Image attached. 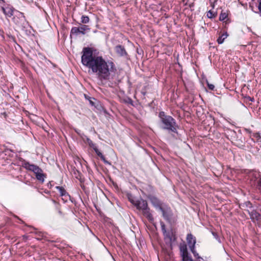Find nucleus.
Segmentation results:
<instances>
[{"label":"nucleus","instance_id":"nucleus-1","mask_svg":"<svg viewBox=\"0 0 261 261\" xmlns=\"http://www.w3.org/2000/svg\"><path fill=\"white\" fill-rule=\"evenodd\" d=\"M82 56V64L95 73L100 80L109 79L110 72L115 69L112 62H106L101 57L95 56L89 47H85Z\"/></svg>","mask_w":261,"mask_h":261},{"label":"nucleus","instance_id":"nucleus-2","mask_svg":"<svg viewBox=\"0 0 261 261\" xmlns=\"http://www.w3.org/2000/svg\"><path fill=\"white\" fill-rule=\"evenodd\" d=\"M163 121H162L164 125L163 128L165 129H168L173 133H177V127L176 121L171 116L166 117L163 118Z\"/></svg>","mask_w":261,"mask_h":261},{"label":"nucleus","instance_id":"nucleus-3","mask_svg":"<svg viewBox=\"0 0 261 261\" xmlns=\"http://www.w3.org/2000/svg\"><path fill=\"white\" fill-rule=\"evenodd\" d=\"M90 28L88 25H83L80 27H73L71 30L70 33L71 34L78 35L79 34L84 35L86 32L89 31Z\"/></svg>","mask_w":261,"mask_h":261},{"label":"nucleus","instance_id":"nucleus-4","mask_svg":"<svg viewBox=\"0 0 261 261\" xmlns=\"http://www.w3.org/2000/svg\"><path fill=\"white\" fill-rule=\"evenodd\" d=\"M129 200L131 203L135 205L137 208L139 210H143L148 207L147 202L146 200L140 199L138 200H134L129 198Z\"/></svg>","mask_w":261,"mask_h":261},{"label":"nucleus","instance_id":"nucleus-5","mask_svg":"<svg viewBox=\"0 0 261 261\" xmlns=\"http://www.w3.org/2000/svg\"><path fill=\"white\" fill-rule=\"evenodd\" d=\"M186 240L190 250L195 249L196 243V238L192 234L188 233L187 236Z\"/></svg>","mask_w":261,"mask_h":261},{"label":"nucleus","instance_id":"nucleus-6","mask_svg":"<svg viewBox=\"0 0 261 261\" xmlns=\"http://www.w3.org/2000/svg\"><path fill=\"white\" fill-rule=\"evenodd\" d=\"M150 200L151 203L156 209L162 211V203L157 198L152 196L150 197Z\"/></svg>","mask_w":261,"mask_h":261},{"label":"nucleus","instance_id":"nucleus-7","mask_svg":"<svg viewBox=\"0 0 261 261\" xmlns=\"http://www.w3.org/2000/svg\"><path fill=\"white\" fill-rule=\"evenodd\" d=\"M24 167L30 171L33 172L34 173L36 172L38 173L39 170L40 168L35 165L31 164L29 162H25L23 164Z\"/></svg>","mask_w":261,"mask_h":261},{"label":"nucleus","instance_id":"nucleus-8","mask_svg":"<svg viewBox=\"0 0 261 261\" xmlns=\"http://www.w3.org/2000/svg\"><path fill=\"white\" fill-rule=\"evenodd\" d=\"M115 50L118 56L120 57H124L127 55V53L124 48V47L120 45H118L115 46Z\"/></svg>","mask_w":261,"mask_h":261},{"label":"nucleus","instance_id":"nucleus-9","mask_svg":"<svg viewBox=\"0 0 261 261\" xmlns=\"http://www.w3.org/2000/svg\"><path fill=\"white\" fill-rule=\"evenodd\" d=\"M251 219L255 222L259 221L261 219V215L255 210H252L251 212H249Z\"/></svg>","mask_w":261,"mask_h":261},{"label":"nucleus","instance_id":"nucleus-10","mask_svg":"<svg viewBox=\"0 0 261 261\" xmlns=\"http://www.w3.org/2000/svg\"><path fill=\"white\" fill-rule=\"evenodd\" d=\"M2 10L8 17H11L13 15L14 9L12 7H2Z\"/></svg>","mask_w":261,"mask_h":261},{"label":"nucleus","instance_id":"nucleus-11","mask_svg":"<svg viewBox=\"0 0 261 261\" xmlns=\"http://www.w3.org/2000/svg\"><path fill=\"white\" fill-rule=\"evenodd\" d=\"M143 215L150 221L153 220V218L150 212V208L148 207L142 210Z\"/></svg>","mask_w":261,"mask_h":261},{"label":"nucleus","instance_id":"nucleus-12","mask_svg":"<svg viewBox=\"0 0 261 261\" xmlns=\"http://www.w3.org/2000/svg\"><path fill=\"white\" fill-rule=\"evenodd\" d=\"M179 250L181 256L188 253L187 245L185 243L180 244L179 245Z\"/></svg>","mask_w":261,"mask_h":261},{"label":"nucleus","instance_id":"nucleus-13","mask_svg":"<svg viewBox=\"0 0 261 261\" xmlns=\"http://www.w3.org/2000/svg\"><path fill=\"white\" fill-rule=\"evenodd\" d=\"M39 170L40 171H39L38 173L36 172L35 173L36 177L38 180L43 181L44 180L45 175L43 173V171L41 168L39 169Z\"/></svg>","mask_w":261,"mask_h":261},{"label":"nucleus","instance_id":"nucleus-14","mask_svg":"<svg viewBox=\"0 0 261 261\" xmlns=\"http://www.w3.org/2000/svg\"><path fill=\"white\" fill-rule=\"evenodd\" d=\"M227 36L228 35L226 33L222 34L219 37V38L217 39L218 43L219 44H222Z\"/></svg>","mask_w":261,"mask_h":261},{"label":"nucleus","instance_id":"nucleus-15","mask_svg":"<svg viewBox=\"0 0 261 261\" xmlns=\"http://www.w3.org/2000/svg\"><path fill=\"white\" fill-rule=\"evenodd\" d=\"M161 228H162V230L164 233V235L166 237L168 238L170 240H171V238L170 236V234L169 233L167 232L166 230L165 225L163 223H161Z\"/></svg>","mask_w":261,"mask_h":261},{"label":"nucleus","instance_id":"nucleus-16","mask_svg":"<svg viewBox=\"0 0 261 261\" xmlns=\"http://www.w3.org/2000/svg\"><path fill=\"white\" fill-rule=\"evenodd\" d=\"M56 188L58 189L60 194L62 196H65L67 195V193L66 190L62 187L58 186L56 187Z\"/></svg>","mask_w":261,"mask_h":261},{"label":"nucleus","instance_id":"nucleus-17","mask_svg":"<svg viewBox=\"0 0 261 261\" xmlns=\"http://www.w3.org/2000/svg\"><path fill=\"white\" fill-rule=\"evenodd\" d=\"M94 150L95 151V153H96V154L99 156L100 157V158L104 162H106V160H105V157L104 156V155H103V154H102V153L99 151V150L97 149V148H94Z\"/></svg>","mask_w":261,"mask_h":261},{"label":"nucleus","instance_id":"nucleus-18","mask_svg":"<svg viewBox=\"0 0 261 261\" xmlns=\"http://www.w3.org/2000/svg\"><path fill=\"white\" fill-rule=\"evenodd\" d=\"M81 22L83 23H87L89 22V18L87 16L83 15L81 18Z\"/></svg>","mask_w":261,"mask_h":261},{"label":"nucleus","instance_id":"nucleus-19","mask_svg":"<svg viewBox=\"0 0 261 261\" xmlns=\"http://www.w3.org/2000/svg\"><path fill=\"white\" fill-rule=\"evenodd\" d=\"M87 142L88 144V145H89V146L92 147L93 149H94V148L97 147L96 145L94 143H93V142L90 139L87 138Z\"/></svg>","mask_w":261,"mask_h":261},{"label":"nucleus","instance_id":"nucleus-20","mask_svg":"<svg viewBox=\"0 0 261 261\" xmlns=\"http://www.w3.org/2000/svg\"><path fill=\"white\" fill-rule=\"evenodd\" d=\"M227 17V14L226 13H221L220 15L219 20L221 21L224 20Z\"/></svg>","mask_w":261,"mask_h":261},{"label":"nucleus","instance_id":"nucleus-21","mask_svg":"<svg viewBox=\"0 0 261 261\" xmlns=\"http://www.w3.org/2000/svg\"><path fill=\"white\" fill-rule=\"evenodd\" d=\"M191 251L193 254L194 256L198 259L201 258V257L199 256L198 253L196 252L195 248L193 250H191Z\"/></svg>","mask_w":261,"mask_h":261},{"label":"nucleus","instance_id":"nucleus-22","mask_svg":"<svg viewBox=\"0 0 261 261\" xmlns=\"http://www.w3.org/2000/svg\"><path fill=\"white\" fill-rule=\"evenodd\" d=\"M253 137H254L257 140L261 139V134L260 133H256L253 134Z\"/></svg>","mask_w":261,"mask_h":261},{"label":"nucleus","instance_id":"nucleus-23","mask_svg":"<svg viewBox=\"0 0 261 261\" xmlns=\"http://www.w3.org/2000/svg\"><path fill=\"white\" fill-rule=\"evenodd\" d=\"M169 116H167V115H166L165 114V113L164 112H161L160 113H159V117H160L161 118V121H163V118H165L166 117H169Z\"/></svg>","mask_w":261,"mask_h":261},{"label":"nucleus","instance_id":"nucleus-24","mask_svg":"<svg viewBox=\"0 0 261 261\" xmlns=\"http://www.w3.org/2000/svg\"><path fill=\"white\" fill-rule=\"evenodd\" d=\"M207 85L208 88L213 90L215 88V86L213 84H210L208 81H206Z\"/></svg>","mask_w":261,"mask_h":261},{"label":"nucleus","instance_id":"nucleus-25","mask_svg":"<svg viewBox=\"0 0 261 261\" xmlns=\"http://www.w3.org/2000/svg\"><path fill=\"white\" fill-rule=\"evenodd\" d=\"M257 187L258 189L261 191V178L258 179V180L257 181Z\"/></svg>","mask_w":261,"mask_h":261},{"label":"nucleus","instance_id":"nucleus-26","mask_svg":"<svg viewBox=\"0 0 261 261\" xmlns=\"http://www.w3.org/2000/svg\"><path fill=\"white\" fill-rule=\"evenodd\" d=\"M207 16L208 18H212L214 16V14L211 11H209L207 14Z\"/></svg>","mask_w":261,"mask_h":261},{"label":"nucleus","instance_id":"nucleus-27","mask_svg":"<svg viewBox=\"0 0 261 261\" xmlns=\"http://www.w3.org/2000/svg\"><path fill=\"white\" fill-rule=\"evenodd\" d=\"M161 212L162 213V215H163V217L165 218H167L166 214L164 209L163 207H162V211H161Z\"/></svg>","mask_w":261,"mask_h":261},{"label":"nucleus","instance_id":"nucleus-28","mask_svg":"<svg viewBox=\"0 0 261 261\" xmlns=\"http://www.w3.org/2000/svg\"><path fill=\"white\" fill-rule=\"evenodd\" d=\"M161 212L162 213V215H163V217L165 218H167L166 214L164 209L163 207H162V211H161Z\"/></svg>","mask_w":261,"mask_h":261},{"label":"nucleus","instance_id":"nucleus-29","mask_svg":"<svg viewBox=\"0 0 261 261\" xmlns=\"http://www.w3.org/2000/svg\"><path fill=\"white\" fill-rule=\"evenodd\" d=\"M258 9H259V11L261 12V0H260V1H259Z\"/></svg>","mask_w":261,"mask_h":261},{"label":"nucleus","instance_id":"nucleus-30","mask_svg":"<svg viewBox=\"0 0 261 261\" xmlns=\"http://www.w3.org/2000/svg\"><path fill=\"white\" fill-rule=\"evenodd\" d=\"M19 15H21V17L24 18V16L22 13L19 12Z\"/></svg>","mask_w":261,"mask_h":261}]
</instances>
